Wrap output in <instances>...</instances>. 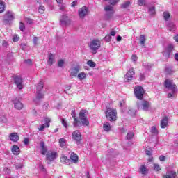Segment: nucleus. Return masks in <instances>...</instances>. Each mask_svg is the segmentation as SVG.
<instances>
[{
    "label": "nucleus",
    "mask_w": 178,
    "mask_h": 178,
    "mask_svg": "<svg viewBox=\"0 0 178 178\" xmlns=\"http://www.w3.org/2000/svg\"><path fill=\"white\" fill-rule=\"evenodd\" d=\"M164 87L168 88V90H170L171 91V92L168 94V98H175L176 92H177V87H176V85L175 83H173V81L166 79L164 82Z\"/></svg>",
    "instance_id": "1"
},
{
    "label": "nucleus",
    "mask_w": 178,
    "mask_h": 178,
    "mask_svg": "<svg viewBox=\"0 0 178 178\" xmlns=\"http://www.w3.org/2000/svg\"><path fill=\"white\" fill-rule=\"evenodd\" d=\"M106 118L109 122H116L118 119V111L116 108H107Z\"/></svg>",
    "instance_id": "2"
},
{
    "label": "nucleus",
    "mask_w": 178,
    "mask_h": 178,
    "mask_svg": "<svg viewBox=\"0 0 178 178\" xmlns=\"http://www.w3.org/2000/svg\"><path fill=\"white\" fill-rule=\"evenodd\" d=\"M89 48L92 54H97V52H98V49L101 48V40L94 39L89 43Z\"/></svg>",
    "instance_id": "3"
},
{
    "label": "nucleus",
    "mask_w": 178,
    "mask_h": 178,
    "mask_svg": "<svg viewBox=\"0 0 178 178\" xmlns=\"http://www.w3.org/2000/svg\"><path fill=\"white\" fill-rule=\"evenodd\" d=\"M87 115H88L87 110H81L79 112V119L82 126H88L90 124V121L87 119Z\"/></svg>",
    "instance_id": "4"
},
{
    "label": "nucleus",
    "mask_w": 178,
    "mask_h": 178,
    "mask_svg": "<svg viewBox=\"0 0 178 178\" xmlns=\"http://www.w3.org/2000/svg\"><path fill=\"white\" fill-rule=\"evenodd\" d=\"M42 88H44V81H40L36 86L37 96H36L35 99H34V102L36 103L38 101H40V99L44 98V95L42 93H41Z\"/></svg>",
    "instance_id": "5"
},
{
    "label": "nucleus",
    "mask_w": 178,
    "mask_h": 178,
    "mask_svg": "<svg viewBox=\"0 0 178 178\" xmlns=\"http://www.w3.org/2000/svg\"><path fill=\"white\" fill-rule=\"evenodd\" d=\"M134 92L138 99H143V98H144V93L145 92L144 91V88H143V87H141L140 86L135 87Z\"/></svg>",
    "instance_id": "6"
},
{
    "label": "nucleus",
    "mask_w": 178,
    "mask_h": 178,
    "mask_svg": "<svg viewBox=\"0 0 178 178\" xmlns=\"http://www.w3.org/2000/svg\"><path fill=\"white\" fill-rule=\"evenodd\" d=\"M135 74L136 73L134 72V69L131 68L125 74L124 77V81H125V83H129L131 81V80L134 79Z\"/></svg>",
    "instance_id": "7"
},
{
    "label": "nucleus",
    "mask_w": 178,
    "mask_h": 178,
    "mask_svg": "<svg viewBox=\"0 0 178 178\" xmlns=\"http://www.w3.org/2000/svg\"><path fill=\"white\" fill-rule=\"evenodd\" d=\"M138 109H142V111H148L151 109V103L147 100L142 101L141 104H138Z\"/></svg>",
    "instance_id": "8"
},
{
    "label": "nucleus",
    "mask_w": 178,
    "mask_h": 178,
    "mask_svg": "<svg viewBox=\"0 0 178 178\" xmlns=\"http://www.w3.org/2000/svg\"><path fill=\"white\" fill-rule=\"evenodd\" d=\"M14 83L18 90H23L24 85L23 84V79L20 76H16L14 79Z\"/></svg>",
    "instance_id": "9"
},
{
    "label": "nucleus",
    "mask_w": 178,
    "mask_h": 178,
    "mask_svg": "<svg viewBox=\"0 0 178 178\" xmlns=\"http://www.w3.org/2000/svg\"><path fill=\"white\" fill-rule=\"evenodd\" d=\"M78 13L80 19H84L90 13V11L88 10V8L83 6L79 9Z\"/></svg>",
    "instance_id": "10"
},
{
    "label": "nucleus",
    "mask_w": 178,
    "mask_h": 178,
    "mask_svg": "<svg viewBox=\"0 0 178 178\" xmlns=\"http://www.w3.org/2000/svg\"><path fill=\"white\" fill-rule=\"evenodd\" d=\"M60 23L61 26H70L72 23V19L69 17V16L66 15H63L60 18Z\"/></svg>",
    "instance_id": "11"
},
{
    "label": "nucleus",
    "mask_w": 178,
    "mask_h": 178,
    "mask_svg": "<svg viewBox=\"0 0 178 178\" xmlns=\"http://www.w3.org/2000/svg\"><path fill=\"white\" fill-rule=\"evenodd\" d=\"M79 72H80V65H74L69 70V73L70 76H72L73 77H76V76H77Z\"/></svg>",
    "instance_id": "12"
},
{
    "label": "nucleus",
    "mask_w": 178,
    "mask_h": 178,
    "mask_svg": "<svg viewBox=\"0 0 178 178\" xmlns=\"http://www.w3.org/2000/svg\"><path fill=\"white\" fill-rule=\"evenodd\" d=\"M47 161L49 162L48 163H51L53 161H55L56 158H58V152H50L46 155Z\"/></svg>",
    "instance_id": "13"
},
{
    "label": "nucleus",
    "mask_w": 178,
    "mask_h": 178,
    "mask_svg": "<svg viewBox=\"0 0 178 178\" xmlns=\"http://www.w3.org/2000/svg\"><path fill=\"white\" fill-rule=\"evenodd\" d=\"M166 175H163V178H176V170L166 168Z\"/></svg>",
    "instance_id": "14"
},
{
    "label": "nucleus",
    "mask_w": 178,
    "mask_h": 178,
    "mask_svg": "<svg viewBox=\"0 0 178 178\" xmlns=\"http://www.w3.org/2000/svg\"><path fill=\"white\" fill-rule=\"evenodd\" d=\"M72 139H74V141H76L77 144L81 141V134L80 133V131L76 130L72 132Z\"/></svg>",
    "instance_id": "15"
},
{
    "label": "nucleus",
    "mask_w": 178,
    "mask_h": 178,
    "mask_svg": "<svg viewBox=\"0 0 178 178\" xmlns=\"http://www.w3.org/2000/svg\"><path fill=\"white\" fill-rule=\"evenodd\" d=\"M45 123L40 125V127L38 128L39 131H44L46 127H49L51 123V119L48 118H44Z\"/></svg>",
    "instance_id": "16"
},
{
    "label": "nucleus",
    "mask_w": 178,
    "mask_h": 178,
    "mask_svg": "<svg viewBox=\"0 0 178 178\" xmlns=\"http://www.w3.org/2000/svg\"><path fill=\"white\" fill-rule=\"evenodd\" d=\"M104 10H106V12L107 13L106 16H108V13H109L108 17H112V15L115 13V10H113V6L111 5L106 6L104 8Z\"/></svg>",
    "instance_id": "17"
},
{
    "label": "nucleus",
    "mask_w": 178,
    "mask_h": 178,
    "mask_svg": "<svg viewBox=\"0 0 178 178\" xmlns=\"http://www.w3.org/2000/svg\"><path fill=\"white\" fill-rule=\"evenodd\" d=\"M55 54L50 53L48 55V60H47V63L48 65H49L50 66H52V65H54V63H55Z\"/></svg>",
    "instance_id": "18"
},
{
    "label": "nucleus",
    "mask_w": 178,
    "mask_h": 178,
    "mask_svg": "<svg viewBox=\"0 0 178 178\" xmlns=\"http://www.w3.org/2000/svg\"><path fill=\"white\" fill-rule=\"evenodd\" d=\"M5 22H10V20H13L15 17L13 16V13L8 11L6 13L4 17Z\"/></svg>",
    "instance_id": "19"
},
{
    "label": "nucleus",
    "mask_w": 178,
    "mask_h": 178,
    "mask_svg": "<svg viewBox=\"0 0 178 178\" xmlns=\"http://www.w3.org/2000/svg\"><path fill=\"white\" fill-rule=\"evenodd\" d=\"M167 29L169 30V31H171V33H175L176 31V24L174 22H168L167 24Z\"/></svg>",
    "instance_id": "20"
},
{
    "label": "nucleus",
    "mask_w": 178,
    "mask_h": 178,
    "mask_svg": "<svg viewBox=\"0 0 178 178\" xmlns=\"http://www.w3.org/2000/svg\"><path fill=\"white\" fill-rule=\"evenodd\" d=\"M9 137H10V140H11L13 141V143H17V141L19 138V134H17V133H16V132H13V133L10 134Z\"/></svg>",
    "instance_id": "21"
},
{
    "label": "nucleus",
    "mask_w": 178,
    "mask_h": 178,
    "mask_svg": "<svg viewBox=\"0 0 178 178\" xmlns=\"http://www.w3.org/2000/svg\"><path fill=\"white\" fill-rule=\"evenodd\" d=\"M60 162L61 163H63L64 165H70L72 163V161L67 158V156L63 155L60 157Z\"/></svg>",
    "instance_id": "22"
},
{
    "label": "nucleus",
    "mask_w": 178,
    "mask_h": 178,
    "mask_svg": "<svg viewBox=\"0 0 178 178\" xmlns=\"http://www.w3.org/2000/svg\"><path fill=\"white\" fill-rule=\"evenodd\" d=\"M168 123H169V120L168 119V117H164L161 122V129H166V127H168Z\"/></svg>",
    "instance_id": "23"
},
{
    "label": "nucleus",
    "mask_w": 178,
    "mask_h": 178,
    "mask_svg": "<svg viewBox=\"0 0 178 178\" xmlns=\"http://www.w3.org/2000/svg\"><path fill=\"white\" fill-rule=\"evenodd\" d=\"M70 159L71 162H73V163H77V162H79V156H77L76 153H71Z\"/></svg>",
    "instance_id": "24"
},
{
    "label": "nucleus",
    "mask_w": 178,
    "mask_h": 178,
    "mask_svg": "<svg viewBox=\"0 0 178 178\" xmlns=\"http://www.w3.org/2000/svg\"><path fill=\"white\" fill-rule=\"evenodd\" d=\"M71 115L72 118H74V122H73L74 127H77V123H79V120L76 118V111L72 110Z\"/></svg>",
    "instance_id": "25"
},
{
    "label": "nucleus",
    "mask_w": 178,
    "mask_h": 178,
    "mask_svg": "<svg viewBox=\"0 0 178 178\" xmlns=\"http://www.w3.org/2000/svg\"><path fill=\"white\" fill-rule=\"evenodd\" d=\"M40 147H41L42 155H45V154H47V151H48V149H47V147H45V143H44V141L40 142Z\"/></svg>",
    "instance_id": "26"
},
{
    "label": "nucleus",
    "mask_w": 178,
    "mask_h": 178,
    "mask_svg": "<svg viewBox=\"0 0 178 178\" xmlns=\"http://www.w3.org/2000/svg\"><path fill=\"white\" fill-rule=\"evenodd\" d=\"M103 129L104 131H111V130L112 129V126L109 122H105L103 124Z\"/></svg>",
    "instance_id": "27"
},
{
    "label": "nucleus",
    "mask_w": 178,
    "mask_h": 178,
    "mask_svg": "<svg viewBox=\"0 0 178 178\" xmlns=\"http://www.w3.org/2000/svg\"><path fill=\"white\" fill-rule=\"evenodd\" d=\"M12 152L14 155L20 154V148L17 145H14L12 148Z\"/></svg>",
    "instance_id": "28"
},
{
    "label": "nucleus",
    "mask_w": 178,
    "mask_h": 178,
    "mask_svg": "<svg viewBox=\"0 0 178 178\" xmlns=\"http://www.w3.org/2000/svg\"><path fill=\"white\" fill-rule=\"evenodd\" d=\"M14 106L16 109H23V104L22 102L17 101V102H14Z\"/></svg>",
    "instance_id": "29"
},
{
    "label": "nucleus",
    "mask_w": 178,
    "mask_h": 178,
    "mask_svg": "<svg viewBox=\"0 0 178 178\" xmlns=\"http://www.w3.org/2000/svg\"><path fill=\"white\" fill-rule=\"evenodd\" d=\"M174 48H175V47L172 44H168V46L166 47L165 51L168 56L170 55V52H172V51H173Z\"/></svg>",
    "instance_id": "30"
},
{
    "label": "nucleus",
    "mask_w": 178,
    "mask_h": 178,
    "mask_svg": "<svg viewBox=\"0 0 178 178\" xmlns=\"http://www.w3.org/2000/svg\"><path fill=\"white\" fill-rule=\"evenodd\" d=\"M140 171L142 173V175H147L148 172V169H147V167L145 165H143L140 167Z\"/></svg>",
    "instance_id": "31"
},
{
    "label": "nucleus",
    "mask_w": 178,
    "mask_h": 178,
    "mask_svg": "<svg viewBox=\"0 0 178 178\" xmlns=\"http://www.w3.org/2000/svg\"><path fill=\"white\" fill-rule=\"evenodd\" d=\"M163 19L165 22H168L170 19V13L169 12L165 11L163 13Z\"/></svg>",
    "instance_id": "32"
},
{
    "label": "nucleus",
    "mask_w": 178,
    "mask_h": 178,
    "mask_svg": "<svg viewBox=\"0 0 178 178\" xmlns=\"http://www.w3.org/2000/svg\"><path fill=\"white\" fill-rule=\"evenodd\" d=\"M86 76L87 74H86L85 72H80L79 74H78L79 80H84V79H86Z\"/></svg>",
    "instance_id": "33"
},
{
    "label": "nucleus",
    "mask_w": 178,
    "mask_h": 178,
    "mask_svg": "<svg viewBox=\"0 0 178 178\" xmlns=\"http://www.w3.org/2000/svg\"><path fill=\"white\" fill-rule=\"evenodd\" d=\"M130 5H131V3H130V1H126L121 4V8L122 9H127V8L130 6Z\"/></svg>",
    "instance_id": "34"
},
{
    "label": "nucleus",
    "mask_w": 178,
    "mask_h": 178,
    "mask_svg": "<svg viewBox=\"0 0 178 178\" xmlns=\"http://www.w3.org/2000/svg\"><path fill=\"white\" fill-rule=\"evenodd\" d=\"M165 73L166 74H173V73H175V71L173 70V68L170 67H167L165 68Z\"/></svg>",
    "instance_id": "35"
},
{
    "label": "nucleus",
    "mask_w": 178,
    "mask_h": 178,
    "mask_svg": "<svg viewBox=\"0 0 178 178\" xmlns=\"http://www.w3.org/2000/svg\"><path fill=\"white\" fill-rule=\"evenodd\" d=\"M60 146L62 148H65L66 147V140L65 138H60L59 140Z\"/></svg>",
    "instance_id": "36"
},
{
    "label": "nucleus",
    "mask_w": 178,
    "mask_h": 178,
    "mask_svg": "<svg viewBox=\"0 0 178 178\" xmlns=\"http://www.w3.org/2000/svg\"><path fill=\"white\" fill-rule=\"evenodd\" d=\"M149 13L151 15H155V6H152L149 7Z\"/></svg>",
    "instance_id": "37"
},
{
    "label": "nucleus",
    "mask_w": 178,
    "mask_h": 178,
    "mask_svg": "<svg viewBox=\"0 0 178 178\" xmlns=\"http://www.w3.org/2000/svg\"><path fill=\"white\" fill-rule=\"evenodd\" d=\"M146 40L147 39L145 38V35H140V45H143V47H144V44H145Z\"/></svg>",
    "instance_id": "38"
},
{
    "label": "nucleus",
    "mask_w": 178,
    "mask_h": 178,
    "mask_svg": "<svg viewBox=\"0 0 178 178\" xmlns=\"http://www.w3.org/2000/svg\"><path fill=\"white\" fill-rule=\"evenodd\" d=\"M153 169L156 172H159V170H161V166L158 163H154L153 164Z\"/></svg>",
    "instance_id": "39"
},
{
    "label": "nucleus",
    "mask_w": 178,
    "mask_h": 178,
    "mask_svg": "<svg viewBox=\"0 0 178 178\" xmlns=\"http://www.w3.org/2000/svg\"><path fill=\"white\" fill-rule=\"evenodd\" d=\"M64 65H65V60L63 59L59 60L58 62V67H63Z\"/></svg>",
    "instance_id": "40"
},
{
    "label": "nucleus",
    "mask_w": 178,
    "mask_h": 178,
    "mask_svg": "<svg viewBox=\"0 0 178 178\" xmlns=\"http://www.w3.org/2000/svg\"><path fill=\"white\" fill-rule=\"evenodd\" d=\"M151 133L154 134V136H156L158 134V129H156V127H152L151 128Z\"/></svg>",
    "instance_id": "41"
},
{
    "label": "nucleus",
    "mask_w": 178,
    "mask_h": 178,
    "mask_svg": "<svg viewBox=\"0 0 178 178\" xmlns=\"http://www.w3.org/2000/svg\"><path fill=\"white\" fill-rule=\"evenodd\" d=\"M143 67H145V69H151V67H152V65L148 63H143Z\"/></svg>",
    "instance_id": "42"
},
{
    "label": "nucleus",
    "mask_w": 178,
    "mask_h": 178,
    "mask_svg": "<svg viewBox=\"0 0 178 178\" xmlns=\"http://www.w3.org/2000/svg\"><path fill=\"white\" fill-rule=\"evenodd\" d=\"M104 41H106V42H111V40H112V37L111 36V35L108 34L104 38Z\"/></svg>",
    "instance_id": "43"
},
{
    "label": "nucleus",
    "mask_w": 178,
    "mask_h": 178,
    "mask_svg": "<svg viewBox=\"0 0 178 178\" xmlns=\"http://www.w3.org/2000/svg\"><path fill=\"white\" fill-rule=\"evenodd\" d=\"M87 65L90 67H95V63L93 62L92 60H88L87 62Z\"/></svg>",
    "instance_id": "44"
},
{
    "label": "nucleus",
    "mask_w": 178,
    "mask_h": 178,
    "mask_svg": "<svg viewBox=\"0 0 178 178\" xmlns=\"http://www.w3.org/2000/svg\"><path fill=\"white\" fill-rule=\"evenodd\" d=\"M133 137H134V134H133V132H129L127 135V140H131V138H133Z\"/></svg>",
    "instance_id": "45"
},
{
    "label": "nucleus",
    "mask_w": 178,
    "mask_h": 178,
    "mask_svg": "<svg viewBox=\"0 0 178 178\" xmlns=\"http://www.w3.org/2000/svg\"><path fill=\"white\" fill-rule=\"evenodd\" d=\"M3 10H5V5L3 3H2V1H0V13H2Z\"/></svg>",
    "instance_id": "46"
},
{
    "label": "nucleus",
    "mask_w": 178,
    "mask_h": 178,
    "mask_svg": "<svg viewBox=\"0 0 178 178\" xmlns=\"http://www.w3.org/2000/svg\"><path fill=\"white\" fill-rule=\"evenodd\" d=\"M38 12L39 13H44V12H45V7L40 6L38 8Z\"/></svg>",
    "instance_id": "47"
},
{
    "label": "nucleus",
    "mask_w": 178,
    "mask_h": 178,
    "mask_svg": "<svg viewBox=\"0 0 178 178\" xmlns=\"http://www.w3.org/2000/svg\"><path fill=\"white\" fill-rule=\"evenodd\" d=\"M61 123L63 124V126H64V127H65V129H67V122H66V120H65V118H62L61 120Z\"/></svg>",
    "instance_id": "48"
},
{
    "label": "nucleus",
    "mask_w": 178,
    "mask_h": 178,
    "mask_svg": "<svg viewBox=\"0 0 178 178\" xmlns=\"http://www.w3.org/2000/svg\"><path fill=\"white\" fill-rule=\"evenodd\" d=\"M19 29L21 30V31H24V30H26V26H24L23 22L19 23Z\"/></svg>",
    "instance_id": "49"
},
{
    "label": "nucleus",
    "mask_w": 178,
    "mask_h": 178,
    "mask_svg": "<svg viewBox=\"0 0 178 178\" xmlns=\"http://www.w3.org/2000/svg\"><path fill=\"white\" fill-rule=\"evenodd\" d=\"M131 60L132 62H137L138 60V57L136 54H133L131 56Z\"/></svg>",
    "instance_id": "50"
},
{
    "label": "nucleus",
    "mask_w": 178,
    "mask_h": 178,
    "mask_svg": "<svg viewBox=\"0 0 178 178\" xmlns=\"http://www.w3.org/2000/svg\"><path fill=\"white\" fill-rule=\"evenodd\" d=\"M138 3L140 6H144L145 5V0H138Z\"/></svg>",
    "instance_id": "51"
},
{
    "label": "nucleus",
    "mask_w": 178,
    "mask_h": 178,
    "mask_svg": "<svg viewBox=\"0 0 178 178\" xmlns=\"http://www.w3.org/2000/svg\"><path fill=\"white\" fill-rule=\"evenodd\" d=\"M60 10L61 11V12H65V9H66V6L65 5H63V4H61L60 6Z\"/></svg>",
    "instance_id": "52"
},
{
    "label": "nucleus",
    "mask_w": 178,
    "mask_h": 178,
    "mask_svg": "<svg viewBox=\"0 0 178 178\" xmlns=\"http://www.w3.org/2000/svg\"><path fill=\"white\" fill-rule=\"evenodd\" d=\"M120 0H110L111 5H116L118 2H119Z\"/></svg>",
    "instance_id": "53"
},
{
    "label": "nucleus",
    "mask_w": 178,
    "mask_h": 178,
    "mask_svg": "<svg viewBox=\"0 0 178 178\" xmlns=\"http://www.w3.org/2000/svg\"><path fill=\"white\" fill-rule=\"evenodd\" d=\"M19 40H20V38L17 35H14L13 38V41H14V42L19 41Z\"/></svg>",
    "instance_id": "54"
},
{
    "label": "nucleus",
    "mask_w": 178,
    "mask_h": 178,
    "mask_svg": "<svg viewBox=\"0 0 178 178\" xmlns=\"http://www.w3.org/2000/svg\"><path fill=\"white\" fill-rule=\"evenodd\" d=\"M26 22L28 24H33V19L30 18H26Z\"/></svg>",
    "instance_id": "55"
},
{
    "label": "nucleus",
    "mask_w": 178,
    "mask_h": 178,
    "mask_svg": "<svg viewBox=\"0 0 178 178\" xmlns=\"http://www.w3.org/2000/svg\"><path fill=\"white\" fill-rule=\"evenodd\" d=\"M165 159H166V157L165 156H159V161H161V162H165Z\"/></svg>",
    "instance_id": "56"
},
{
    "label": "nucleus",
    "mask_w": 178,
    "mask_h": 178,
    "mask_svg": "<svg viewBox=\"0 0 178 178\" xmlns=\"http://www.w3.org/2000/svg\"><path fill=\"white\" fill-rule=\"evenodd\" d=\"M126 105V102L124 100H122L120 102V106L122 108V106H124Z\"/></svg>",
    "instance_id": "57"
},
{
    "label": "nucleus",
    "mask_w": 178,
    "mask_h": 178,
    "mask_svg": "<svg viewBox=\"0 0 178 178\" xmlns=\"http://www.w3.org/2000/svg\"><path fill=\"white\" fill-rule=\"evenodd\" d=\"M71 6H72V8H74V6H77V1H74L71 3Z\"/></svg>",
    "instance_id": "58"
},
{
    "label": "nucleus",
    "mask_w": 178,
    "mask_h": 178,
    "mask_svg": "<svg viewBox=\"0 0 178 178\" xmlns=\"http://www.w3.org/2000/svg\"><path fill=\"white\" fill-rule=\"evenodd\" d=\"M37 41H38V37H34L33 38V44H34V45H37Z\"/></svg>",
    "instance_id": "59"
},
{
    "label": "nucleus",
    "mask_w": 178,
    "mask_h": 178,
    "mask_svg": "<svg viewBox=\"0 0 178 178\" xmlns=\"http://www.w3.org/2000/svg\"><path fill=\"white\" fill-rule=\"evenodd\" d=\"M29 138H26L24 140V144H25V145H29Z\"/></svg>",
    "instance_id": "60"
},
{
    "label": "nucleus",
    "mask_w": 178,
    "mask_h": 178,
    "mask_svg": "<svg viewBox=\"0 0 178 178\" xmlns=\"http://www.w3.org/2000/svg\"><path fill=\"white\" fill-rule=\"evenodd\" d=\"M39 168L41 170H45V168H44V165H42V163H40L39 165Z\"/></svg>",
    "instance_id": "61"
},
{
    "label": "nucleus",
    "mask_w": 178,
    "mask_h": 178,
    "mask_svg": "<svg viewBox=\"0 0 178 178\" xmlns=\"http://www.w3.org/2000/svg\"><path fill=\"white\" fill-rule=\"evenodd\" d=\"M139 79L140 80L143 81L145 79V76H144L143 74H140Z\"/></svg>",
    "instance_id": "62"
},
{
    "label": "nucleus",
    "mask_w": 178,
    "mask_h": 178,
    "mask_svg": "<svg viewBox=\"0 0 178 178\" xmlns=\"http://www.w3.org/2000/svg\"><path fill=\"white\" fill-rule=\"evenodd\" d=\"M146 155H152V150H146Z\"/></svg>",
    "instance_id": "63"
},
{
    "label": "nucleus",
    "mask_w": 178,
    "mask_h": 178,
    "mask_svg": "<svg viewBox=\"0 0 178 178\" xmlns=\"http://www.w3.org/2000/svg\"><path fill=\"white\" fill-rule=\"evenodd\" d=\"M174 40L176 41V42H178V35L174 36Z\"/></svg>",
    "instance_id": "64"
}]
</instances>
